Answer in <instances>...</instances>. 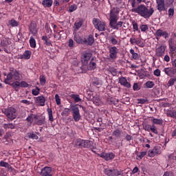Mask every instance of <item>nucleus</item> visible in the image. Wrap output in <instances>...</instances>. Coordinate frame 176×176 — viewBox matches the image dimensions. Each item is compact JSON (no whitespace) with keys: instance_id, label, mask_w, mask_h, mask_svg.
Instances as JSON below:
<instances>
[{"instance_id":"obj_1","label":"nucleus","mask_w":176,"mask_h":176,"mask_svg":"<svg viewBox=\"0 0 176 176\" xmlns=\"http://www.w3.org/2000/svg\"><path fill=\"white\" fill-rule=\"evenodd\" d=\"M119 10L116 8H113L110 11L109 13V25L113 30H119L123 25V22L118 21L119 20Z\"/></svg>"},{"instance_id":"obj_2","label":"nucleus","mask_w":176,"mask_h":176,"mask_svg":"<svg viewBox=\"0 0 176 176\" xmlns=\"http://www.w3.org/2000/svg\"><path fill=\"white\" fill-rule=\"evenodd\" d=\"M131 12L137 13L144 19H149L151 16L155 13V10L153 8H150V9H148L144 5H140L135 8H132Z\"/></svg>"},{"instance_id":"obj_3","label":"nucleus","mask_w":176,"mask_h":176,"mask_svg":"<svg viewBox=\"0 0 176 176\" xmlns=\"http://www.w3.org/2000/svg\"><path fill=\"white\" fill-rule=\"evenodd\" d=\"M14 79V80H20V73L14 68L10 69V72L8 74L6 78L4 80L6 85H10L9 82Z\"/></svg>"},{"instance_id":"obj_4","label":"nucleus","mask_w":176,"mask_h":176,"mask_svg":"<svg viewBox=\"0 0 176 176\" xmlns=\"http://www.w3.org/2000/svg\"><path fill=\"white\" fill-rule=\"evenodd\" d=\"M76 146L78 148H91L93 145V142L90 140H85L82 139H77L75 143Z\"/></svg>"},{"instance_id":"obj_5","label":"nucleus","mask_w":176,"mask_h":176,"mask_svg":"<svg viewBox=\"0 0 176 176\" xmlns=\"http://www.w3.org/2000/svg\"><path fill=\"white\" fill-rule=\"evenodd\" d=\"M16 112V109L13 107H8L7 109H4V111H3V113H4V115H6V116H7V118L10 120H14V119H16L17 116Z\"/></svg>"},{"instance_id":"obj_6","label":"nucleus","mask_w":176,"mask_h":176,"mask_svg":"<svg viewBox=\"0 0 176 176\" xmlns=\"http://www.w3.org/2000/svg\"><path fill=\"white\" fill-rule=\"evenodd\" d=\"M92 22L95 28L98 30V31H105L107 23L96 18L93 19Z\"/></svg>"},{"instance_id":"obj_7","label":"nucleus","mask_w":176,"mask_h":176,"mask_svg":"<svg viewBox=\"0 0 176 176\" xmlns=\"http://www.w3.org/2000/svg\"><path fill=\"white\" fill-rule=\"evenodd\" d=\"M104 173L107 176H123V170L118 169H104Z\"/></svg>"},{"instance_id":"obj_8","label":"nucleus","mask_w":176,"mask_h":176,"mask_svg":"<svg viewBox=\"0 0 176 176\" xmlns=\"http://www.w3.org/2000/svg\"><path fill=\"white\" fill-rule=\"evenodd\" d=\"M155 36L156 37V39L159 41L162 36L164 38V39H167V38H169L170 34L167 32V31H164L162 29H158L155 31Z\"/></svg>"},{"instance_id":"obj_9","label":"nucleus","mask_w":176,"mask_h":176,"mask_svg":"<svg viewBox=\"0 0 176 176\" xmlns=\"http://www.w3.org/2000/svg\"><path fill=\"white\" fill-rule=\"evenodd\" d=\"M91 56L93 54L90 52H85L81 56V63L82 65H87L89 64V61H90V58H91Z\"/></svg>"},{"instance_id":"obj_10","label":"nucleus","mask_w":176,"mask_h":176,"mask_svg":"<svg viewBox=\"0 0 176 176\" xmlns=\"http://www.w3.org/2000/svg\"><path fill=\"white\" fill-rule=\"evenodd\" d=\"M12 44V41L9 38H3L1 41L0 47L4 50L6 53H9L8 49L10 47V45Z\"/></svg>"},{"instance_id":"obj_11","label":"nucleus","mask_w":176,"mask_h":176,"mask_svg":"<svg viewBox=\"0 0 176 176\" xmlns=\"http://www.w3.org/2000/svg\"><path fill=\"white\" fill-rule=\"evenodd\" d=\"M72 111L74 120L76 122H79V120H80V113H79V107L76 106H73L72 107Z\"/></svg>"},{"instance_id":"obj_12","label":"nucleus","mask_w":176,"mask_h":176,"mask_svg":"<svg viewBox=\"0 0 176 176\" xmlns=\"http://www.w3.org/2000/svg\"><path fill=\"white\" fill-rule=\"evenodd\" d=\"M157 9L160 12H167V8H166V3L164 0H156Z\"/></svg>"},{"instance_id":"obj_13","label":"nucleus","mask_w":176,"mask_h":176,"mask_svg":"<svg viewBox=\"0 0 176 176\" xmlns=\"http://www.w3.org/2000/svg\"><path fill=\"white\" fill-rule=\"evenodd\" d=\"M166 49H167V46L166 45H160L157 47L155 50V56H157V57H163V56H164Z\"/></svg>"},{"instance_id":"obj_14","label":"nucleus","mask_w":176,"mask_h":176,"mask_svg":"<svg viewBox=\"0 0 176 176\" xmlns=\"http://www.w3.org/2000/svg\"><path fill=\"white\" fill-rule=\"evenodd\" d=\"M118 50L116 47H111L109 49V57L111 60H116L118 58Z\"/></svg>"},{"instance_id":"obj_15","label":"nucleus","mask_w":176,"mask_h":176,"mask_svg":"<svg viewBox=\"0 0 176 176\" xmlns=\"http://www.w3.org/2000/svg\"><path fill=\"white\" fill-rule=\"evenodd\" d=\"M161 153L160 148L157 146H155L153 149L148 151V155L150 157H154L156 155H160Z\"/></svg>"},{"instance_id":"obj_16","label":"nucleus","mask_w":176,"mask_h":176,"mask_svg":"<svg viewBox=\"0 0 176 176\" xmlns=\"http://www.w3.org/2000/svg\"><path fill=\"white\" fill-rule=\"evenodd\" d=\"M100 156L107 161L115 159V154L113 153H102Z\"/></svg>"},{"instance_id":"obj_17","label":"nucleus","mask_w":176,"mask_h":176,"mask_svg":"<svg viewBox=\"0 0 176 176\" xmlns=\"http://www.w3.org/2000/svg\"><path fill=\"white\" fill-rule=\"evenodd\" d=\"M36 104H39L40 107H45V102H46V98L43 95L34 98Z\"/></svg>"},{"instance_id":"obj_18","label":"nucleus","mask_w":176,"mask_h":176,"mask_svg":"<svg viewBox=\"0 0 176 176\" xmlns=\"http://www.w3.org/2000/svg\"><path fill=\"white\" fill-rule=\"evenodd\" d=\"M163 72L168 75V76H170V78H173L176 74L175 69L173 67H166L164 69Z\"/></svg>"},{"instance_id":"obj_19","label":"nucleus","mask_w":176,"mask_h":176,"mask_svg":"<svg viewBox=\"0 0 176 176\" xmlns=\"http://www.w3.org/2000/svg\"><path fill=\"white\" fill-rule=\"evenodd\" d=\"M41 176H52V175H53L52 174V168L47 167V166L44 167L43 169H41Z\"/></svg>"},{"instance_id":"obj_20","label":"nucleus","mask_w":176,"mask_h":176,"mask_svg":"<svg viewBox=\"0 0 176 176\" xmlns=\"http://www.w3.org/2000/svg\"><path fill=\"white\" fill-rule=\"evenodd\" d=\"M119 83H120L122 86H124V87H127L128 89L131 87V85L130 82H127V80L124 77H121L119 78Z\"/></svg>"},{"instance_id":"obj_21","label":"nucleus","mask_w":176,"mask_h":176,"mask_svg":"<svg viewBox=\"0 0 176 176\" xmlns=\"http://www.w3.org/2000/svg\"><path fill=\"white\" fill-rule=\"evenodd\" d=\"M29 31H30L31 34L33 35H36L38 34V28H36V23L32 22L30 25L29 26Z\"/></svg>"},{"instance_id":"obj_22","label":"nucleus","mask_w":176,"mask_h":176,"mask_svg":"<svg viewBox=\"0 0 176 176\" xmlns=\"http://www.w3.org/2000/svg\"><path fill=\"white\" fill-rule=\"evenodd\" d=\"M122 133L120 129H116L112 132V135L116 138V140H119V138H122Z\"/></svg>"},{"instance_id":"obj_23","label":"nucleus","mask_w":176,"mask_h":176,"mask_svg":"<svg viewBox=\"0 0 176 176\" xmlns=\"http://www.w3.org/2000/svg\"><path fill=\"white\" fill-rule=\"evenodd\" d=\"M31 51L26 50L22 55L20 56V57L23 60H30V58H31Z\"/></svg>"},{"instance_id":"obj_24","label":"nucleus","mask_w":176,"mask_h":176,"mask_svg":"<svg viewBox=\"0 0 176 176\" xmlns=\"http://www.w3.org/2000/svg\"><path fill=\"white\" fill-rule=\"evenodd\" d=\"M94 58H92L87 66V69H89V71H93L94 69H96V68H97V64H96V62H94Z\"/></svg>"},{"instance_id":"obj_25","label":"nucleus","mask_w":176,"mask_h":176,"mask_svg":"<svg viewBox=\"0 0 176 176\" xmlns=\"http://www.w3.org/2000/svg\"><path fill=\"white\" fill-rule=\"evenodd\" d=\"M89 100H91L95 105H100V104H101V99H100V97L98 95L89 98Z\"/></svg>"},{"instance_id":"obj_26","label":"nucleus","mask_w":176,"mask_h":176,"mask_svg":"<svg viewBox=\"0 0 176 176\" xmlns=\"http://www.w3.org/2000/svg\"><path fill=\"white\" fill-rule=\"evenodd\" d=\"M166 116H168V118H173V119H176V111L175 110H170L168 109L166 111Z\"/></svg>"},{"instance_id":"obj_27","label":"nucleus","mask_w":176,"mask_h":176,"mask_svg":"<svg viewBox=\"0 0 176 176\" xmlns=\"http://www.w3.org/2000/svg\"><path fill=\"white\" fill-rule=\"evenodd\" d=\"M0 167H5L6 168H8V171H13L12 166H10L8 162L3 161L0 162Z\"/></svg>"},{"instance_id":"obj_28","label":"nucleus","mask_w":176,"mask_h":176,"mask_svg":"<svg viewBox=\"0 0 176 176\" xmlns=\"http://www.w3.org/2000/svg\"><path fill=\"white\" fill-rule=\"evenodd\" d=\"M151 121L152 122L154 126L155 124H159L160 126H162V124H163V119L162 118L158 119L152 117Z\"/></svg>"},{"instance_id":"obj_29","label":"nucleus","mask_w":176,"mask_h":176,"mask_svg":"<svg viewBox=\"0 0 176 176\" xmlns=\"http://www.w3.org/2000/svg\"><path fill=\"white\" fill-rule=\"evenodd\" d=\"M42 5L44 8H51L53 5V0H43L42 1Z\"/></svg>"},{"instance_id":"obj_30","label":"nucleus","mask_w":176,"mask_h":176,"mask_svg":"<svg viewBox=\"0 0 176 176\" xmlns=\"http://www.w3.org/2000/svg\"><path fill=\"white\" fill-rule=\"evenodd\" d=\"M41 39L44 41L45 45H47V46H52V41H50L47 36H43Z\"/></svg>"},{"instance_id":"obj_31","label":"nucleus","mask_w":176,"mask_h":176,"mask_svg":"<svg viewBox=\"0 0 176 176\" xmlns=\"http://www.w3.org/2000/svg\"><path fill=\"white\" fill-rule=\"evenodd\" d=\"M130 53L131 54H132V58H133V60H139L140 59V54H138V53H135V52H134V50L131 49L130 50Z\"/></svg>"},{"instance_id":"obj_32","label":"nucleus","mask_w":176,"mask_h":176,"mask_svg":"<svg viewBox=\"0 0 176 176\" xmlns=\"http://www.w3.org/2000/svg\"><path fill=\"white\" fill-rule=\"evenodd\" d=\"M3 127L5 130H8V129H13L16 127V124L13 123L3 124Z\"/></svg>"},{"instance_id":"obj_33","label":"nucleus","mask_w":176,"mask_h":176,"mask_svg":"<svg viewBox=\"0 0 176 176\" xmlns=\"http://www.w3.org/2000/svg\"><path fill=\"white\" fill-rule=\"evenodd\" d=\"M29 42L30 47H32L33 49H35V47H36V41H35V38H34V37L31 36Z\"/></svg>"},{"instance_id":"obj_34","label":"nucleus","mask_w":176,"mask_h":176,"mask_svg":"<svg viewBox=\"0 0 176 176\" xmlns=\"http://www.w3.org/2000/svg\"><path fill=\"white\" fill-rule=\"evenodd\" d=\"M47 112L48 113L50 122H53L54 120V118H53V111L52 109L47 108Z\"/></svg>"},{"instance_id":"obj_35","label":"nucleus","mask_w":176,"mask_h":176,"mask_svg":"<svg viewBox=\"0 0 176 176\" xmlns=\"http://www.w3.org/2000/svg\"><path fill=\"white\" fill-rule=\"evenodd\" d=\"M10 86H12L13 88L16 91H19V88L20 87V82L19 81H15L11 84H10Z\"/></svg>"},{"instance_id":"obj_36","label":"nucleus","mask_w":176,"mask_h":176,"mask_svg":"<svg viewBox=\"0 0 176 176\" xmlns=\"http://www.w3.org/2000/svg\"><path fill=\"white\" fill-rule=\"evenodd\" d=\"M82 25H83V21H76L74 23V28L76 30V31H78V30H79Z\"/></svg>"},{"instance_id":"obj_37","label":"nucleus","mask_w":176,"mask_h":176,"mask_svg":"<svg viewBox=\"0 0 176 176\" xmlns=\"http://www.w3.org/2000/svg\"><path fill=\"white\" fill-rule=\"evenodd\" d=\"M87 43L89 45V46H91L93 43H94V37H93L92 35H89L87 40Z\"/></svg>"},{"instance_id":"obj_38","label":"nucleus","mask_w":176,"mask_h":176,"mask_svg":"<svg viewBox=\"0 0 176 176\" xmlns=\"http://www.w3.org/2000/svg\"><path fill=\"white\" fill-rule=\"evenodd\" d=\"M40 91H41V89H39V87H36L35 89H33L32 90V94L33 96H38Z\"/></svg>"},{"instance_id":"obj_39","label":"nucleus","mask_w":176,"mask_h":176,"mask_svg":"<svg viewBox=\"0 0 176 176\" xmlns=\"http://www.w3.org/2000/svg\"><path fill=\"white\" fill-rule=\"evenodd\" d=\"M175 82H176V77H175V78H171L168 80V83H167L168 87H170V86H174V83H175Z\"/></svg>"},{"instance_id":"obj_40","label":"nucleus","mask_w":176,"mask_h":176,"mask_svg":"<svg viewBox=\"0 0 176 176\" xmlns=\"http://www.w3.org/2000/svg\"><path fill=\"white\" fill-rule=\"evenodd\" d=\"M71 97L74 100V101H76V102H80V101H82L79 95L72 94Z\"/></svg>"},{"instance_id":"obj_41","label":"nucleus","mask_w":176,"mask_h":176,"mask_svg":"<svg viewBox=\"0 0 176 176\" xmlns=\"http://www.w3.org/2000/svg\"><path fill=\"white\" fill-rule=\"evenodd\" d=\"M76 9H78V6H76V5L75 4H73L69 7L67 12H69V13H72V12H75Z\"/></svg>"},{"instance_id":"obj_42","label":"nucleus","mask_w":176,"mask_h":176,"mask_svg":"<svg viewBox=\"0 0 176 176\" xmlns=\"http://www.w3.org/2000/svg\"><path fill=\"white\" fill-rule=\"evenodd\" d=\"M145 86L147 87V89H152V87L155 86V82L153 81H147L145 83Z\"/></svg>"},{"instance_id":"obj_43","label":"nucleus","mask_w":176,"mask_h":176,"mask_svg":"<svg viewBox=\"0 0 176 176\" xmlns=\"http://www.w3.org/2000/svg\"><path fill=\"white\" fill-rule=\"evenodd\" d=\"M92 85L94 86H100V85H101V82H100L98 78H94V79L92 80Z\"/></svg>"},{"instance_id":"obj_44","label":"nucleus","mask_w":176,"mask_h":176,"mask_svg":"<svg viewBox=\"0 0 176 176\" xmlns=\"http://www.w3.org/2000/svg\"><path fill=\"white\" fill-rule=\"evenodd\" d=\"M168 45H169V47L176 46V43H175V41L174 40V38H170L168 40Z\"/></svg>"},{"instance_id":"obj_45","label":"nucleus","mask_w":176,"mask_h":176,"mask_svg":"<svg viewBox=\"0 0 176 176\" xmlns=\"http://www.w3.org/2000/svg\"><path fill=\"white\" fill-rule=\"evenodd\" d=\"M145 155H146V151H142L139 154L137 155V160H141V159H142V157H144Z\"/></svg>"},{"instance_id":"obj_46","label":"nucleus","mask_w":176,"mask_h":176,"mask_svg":"<svg viewBox=\"0 0 176 176\" xmlns=\"http://www.w3.org/2000/svg\"><path fill=\"white\" fill-rule=\"evenodd\" d=\"M100 127H96V130H97V131H102V130H104V129H105V124L101 122L99 124Z\"/></svg>"},{"instance_id":"obj_47","label":"nucleus","mask_w":176,"mask_h":176,"mask_svg":"<svg viewBox=\"0 0 176 176\" xmlns=\"http://www.w3.org/2000/svg\"><path fill=\"white\" fill-rule=\"evenodd\" d=\"M170 54L171 56L176 55V46L175 47H169Z\"/></svg>"},{"instance_id":"obj_48","label":"nucleus","mask_w":176,"mask_h":176,"mask_svg":"<svg viewBox=\"0 0 176 176\" xmlns=\"http://www.w3.org/2000/svg\"><path fill=\"white\" fill-rule=\"evenodd\" d=\"M9 24L11 25V27H17V25H19V22L14 19H12L10 21Z\"/></svg>"},{"instance_id":"obj_49","label":"nucleus","mask_w":176,"mask_h":176,"mask_svg":"<svg viewBox=\"0 0 176 176\" xmlns=\"http://www.w3.org/2000/svg\"><path fill=\"white\" fill-rule=\"evenodd\" d=\"M74 41H75L77 43H82V38H80V36L78 35V34H75V35H74Z\"/></svg>"},{"instance_id":"obj_50","label":"nucleus","mask_w":176,"mask_h":176,"mask_svg":"<svg viewBox=\"0 0 176 176\" xmlns=\"http://www.w3.org/2000/svg\"><path fill=\"white\" fill-rule=\"evenodd\" d=\"M69 112H71V110H69V109H65L61 113V115L62 116H68V115H69Z\"/></svg>"},{"instance_id":"obj_51","label":"nucleus","mask_w":176,"mask_h":176,"mask_svg":"<svg viewBox=\"0 0 176 176\" xmlns=\"http://www.w3.org/2000/svg\"><path fill=\"white\" fill-rule=\"evenodd\" d=\"M140 28L142 32H146V31H148V25H140Z\"/></svg>"},{"instance_id":"obj_52","label":"nucleus","mask_w":176,"mask_h":176,"mask_svg":"<svg viewBox=\"0 0 176 176\" xmlns=\"http://www.w3.org/2000/svg\"><path fill=\"white\" fill-rule=\"evenodd\" d=\"M132 25H133V31H138V23H137V22H135V21H133L132 22Z\"/></svg>"},{"instance_id":"obj_53","label":"nucleus","mask_w":176,"mask_h":176,"mask_svg":"<svg viewBox=\"0 0 176 176\" xmlns=\"http://www.w3.org/2000/svg\"><path fill=\"white\" fill-rule=\"evenodd\" d=\"M55 101L58 105H60V104H61V99H60V96H58V94L55 95Z\"/></svg>"},{"instance_id":"obj_54","label":"nucleus","mask_w":176,"mask_h":176,"mask_svg":"<svg viewBox=\"0 0 176 176\" xmlns=\"http://www.w3.org/2000/svg\"><path fill=\"white\" fill-rule=\"evenodd\" d=\"M168 14L169 17H173L174 16V8H169L168 10Z\"/></svg>"},{"instance_id":"obj_55","label":"nucleus","mask_w":176,"mask_h":176,"mask_svg":"<svg viewBox=\"0 0 176 176\" xmlns=\"http://www.w3.org/2000/svg\"><path fill=\"white\" fill-rule=\"evenodd\" d=\"M40 82H41V85H45V83H46V78H45V76L42 75V76H40Z\"/></svg>"},{"instance_id":"obj_56","label":"nucleus","mask_w":176,"mask_h":176,"mask_svg":"<svg viewBox=\"0 0 176 176\" xmlns=\"http://www.w3.org/2000/svg\"><path fill=\"white\" fill-rule=\"evenodd\" d=\"M36 124L38 126H42L43 124H45V118H41L36 122Z\"/></svg>"},{"instance_id":"obj_57","label":"nucleus","mask_w":176,"mask_h":176,"mask_svg":"<svg viewBox=\"0 0 176 176\" xmlns=\"http://www.w3.org/2000/svg\"><path fill=\"white\" fill-rule=\"evenodd\" d=\"M150 131H152V133H154V134H158L157 128H156V126L154 124L151 125V129Z\"/></svg>"},{"instance_id":"obj_58","label":"nucleus","mask_w":176,"mask_h":176,"mask_svg":"<svg viewBox=\"0 0 176 176\" xmlns=\"http://www.w3.org/2000/svg\"><path fill=\"white\" fill-rule=\"evenodd\" d=\"M110 42H111L112 45H118V40L114 36L110 37Z\"/></svg>"},{"instance_id":"obj_59","label":"nucleus","mask_w":176,"mask_h":176,"mask_svg":"<svg viewBox=\"0 0 176 176\" xmlns=\"http://www.w3.org/2000/svg\"><path fill=\"white\" fill-rule=\"evenodd\" d=\"M138 104H146L148 102V99H138Z\"/></svg>"},{"instance_id":"obj_60","label":"nucleus","mask_w":176,"mask_h":176,"mask_svg":"<svg viewBox=\"0 0 176 176\" xmlns=\"http://www.w3.org/2000/svg\"><path fill=\"white\" fill-rule=\"evenodd\" d=\"M30 84H28L25 81H22L20 82V87H28Z\"/></svg>"},{"instance_id":"obj_61","label":"nucleus","mask_w":176,"mask_h":176,"mask_svg":"<svg viewBox=\"0 0 176 176\" xmlns=\"http://www.w3.org/2000/svg\"><path fill=\"white\" fill-rule=\"evenodd\" d=\"M136 45H138V46H139L140 47H144L145 46L144 43L141 42V40H137Z\"/></svg>"},{"instance_id":"obj_62","label":"nucleus","mask_w":176,"mask_h":176,"mask_svg":"<svg viewBox=\"0 0 176 176\" xmlns=\"http://www.w3.org/2000/svg\"><path fill=\"white\" fill-rule=\"evenodd\" d=\"M152 128V125L151 124H146L144 126V130H146V131H151V129Z\"/></svg>"},{"instance_id":"obj_63","label":"nucleus","mask_w":176,"mask_h":176,"mask_svg":"<svg viewBox=\"0 0 176 176\" xmlns=\"http://www.w3.org/2000/svg\"><path fill=\"white\" fill-rule=\"evenodd\" d=\"M160 74H161V72H160V69H157L153 72V74L155 75V76H160Z\"/></svg>"},{"instance_id":"obj_64","label":"nucleus","mask_w":176,"mask_h":176,"mask_svg":"<svg viewBox=\"0 0 176 176\" xmlns=\"http://www.w3.org/2000/svg\"><path fill=\"white\" fill-rule=\"evenodd\" d=\"M172 68H174L175 71L176 72V59L172 61Z\"/></svg>"}]
</instances>
